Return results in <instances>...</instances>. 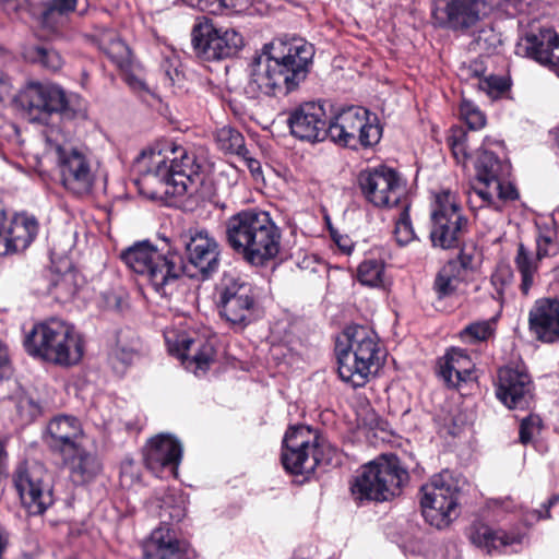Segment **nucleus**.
<instances>
[{
    "instance_id": "f257e3e1",
    "label": "nucleus",
    "mask_w": 559,
    "mask_h": 559,
    "mask_svg": "<svg viewBox=\"0 0 559 559\" xmlns=\"http://www.w3.org/2000/svg\"><path fill=\"white\" fill-rule=\"evenodd\" d=\"M313 55V46L302 39L264 45L249 66L245 93L259 98L294 91L307 78Z\"/></svg>"
},
{
    "instance_id": "f03ea898",
    "label": "nucleus",
    "mask_w": 559,
    "mask_h": 559,
    "mask_svg": "<svg viewBox=\"0 0 559 559\" xmlns=\"http://www.w3.org/2000/svg\"><path fill=\"white\" fill-rule=\"evenodd\" d=\"M170 154L173 157L162 150L150 148L143 151L138 158L141 177L136 183L140 190L153 187L154 190L148 193L152 198L162 193L171 197L192 195L202 183L201 167L193 154L180 146L173 147Z\"/></svg>"
},
{
    "instance_id": "7ed1b4c3",
    "label": "nucleus",
    "mask_w": 559,
    "mask_h": 559,
    "mask_svg": "<svg viewBox=\"0 0 559 559\" xmlns=\"http://www.w3.org/2000/svg\"><path fill=\"white\" fill-rule=\"evenodd\" d=\"M229 247L252 265H263L280 252L281 231L269 213L243 210L226 222Z\"/></svg>"
},
{
    "instance_id": "20e7f679",
    "label": "nucleus",
    "mask_w": 559,
    "mask_h": 559,
    "mask_svg": "<svg viewBox=\"0 0 559 559\" xmlns=\"http://www.w3.org/2000/svg\"><path fill=\"white\" fill-rule=\"evenodd\" d=\"M335 352L338 374L353 388L364 386L381 368L385 352L378 335L368 326H347L337 337Z\"/></svg>"
},
{
    "instance_id": "39448f33",
    "label": "nucleus",
    "mask_w": 559,
    "mask_h": 559,
    "mask_svg": "<svg viewBox=\"0 0 559 559\" xmlns=\"http://www.w3.org/2000/svg\"><path fill=\"white\" fill-rule=\"evenodd\" d=\"M23 346L29 356L61 367L78 365L85 350L81 332L60 318H49L34 324L25 333Z\"/></svg>"
},
{
    "instance_id": "423d86ee",
    "label": "nucleus",
    "mask_w": 559,
    "mask_h": 559,
    "mask_svg": "<svg viewBox=\"0 0 559 559\" xmlns=\"http://www.w3.org/2000/svg\"><path fill=\"white\" fill-rule=\"evenodd\" d=\"M45 154L53 156L64 189L75 195L90 194L97 178V168L86 147L73 146L58 128L44 131Z\"/></svg>"
},
{
    "instance_id": "0eeeda50",
    "label": "nucleus",
    "mask_w": 559,
    "mask_h": 559,
    "mask_svg": "<svg viewBox=\"0 0 559 559\" xmlns=\"http://www.w3.org/2000/svg\"><path fill=\"white\" fill-rule=\"evenodd\" d=\"M79 97L66 95V92L49 82H28L15 96L21 115L33 123L46 124L53 114L68 118L84 116V110L75 103Z\"/></svg>"
},
{
    "instance_id": "6e6552de",
    "label": "nucleus",
    "mask_w": 559,
    "mask_h": 559,
    "mask_svg": "<svg viewBox=\"0 0 559 559\" xmlns=\"http://www.w3.org/2000/svg\"><path fill=\"white\" fill-rule=\"evenodd\" d=\"M408 473L393 455H381L361 466L354 478L350 491L356 500L385 501L400 493Z\"/></svg>"
},
{
    "instance_id": "1a4fd4ad",
    "label": "nucleus",
    "mask_w": 559,
    "mask_h": 559,
    "mask_svg": "<svg viewBox=\"0 0 559 559\" xmlns=\"http://www.w3.org/2000/svg\"><path fill=\"white\" fill-rule=\"evenodd\" d=\"M162 525L155 528L144 545V559H187L186 544L178 539L170 522H180L186 516L187 499L183 495L169 490L159 504Z\"/></svg>"
},
{
    "instance_id": "9d476101",
    "label": "nucleus",
    "mask_w": 559,
    "mask_h": 559,
    "mask_svg": "<svg viewBox=\"0 0 559 559\" xmlns=\"http://www.w3.org/2000/svg\"><path fill=\"white\" fill-rule=\"evenodd\" d=\"M121 260L133 273L159 280H179L187 275L181 254L176 251L160 252L150 241H139L120 253Z\"/></svg>"
},
{
    "instance_id": "9b49d317",
    "label": "nucleus",
    "mask_w": 559,
    "mask_h": 559,
    "mask_svg": "<svg viewBox=\"0 0 559 559\" xmlns=\"http://www.w3.org/2000/svg\"><path fill=\"white\" fill-rule=\"evenodd\" d=\"M382 129L373 115L364 107L352 106L330 120L329 138L335 144L357 150L379 143Z\"/></svg>"
},
{
    "instance_id": "f8f14e48",
    "label": "nucleus",
    "mask_w": 559,
    "mask_h": 559,
    "mask_svg": "<svg viewBox=\"0 0 559 559\" xmlns=\"http://www.w3.org/2000/svg\"><path fill=\"white\" fill-rule=\"evenodd\" d=\"M460 481L449 469L435 475L421 487L420 506L425 520L437 528L448 526L459 514Z\"/></svg>"
},
{
    "instance_id": "ddd939ff",
    "label": "nucleus",
    "mask_w": 559,
    "mask_h": 559,
    "mask_svg": "<svg viewBox=\"0 0 559 559\" xmlns=\"http://www.w3.org/2000/svg\"><path fill=\"white\" fill-rule=\"evenodd\" d=\"M216 289L219 313L231 325L243 329L263 314L262 292L250 282H229Z\"/></svg>"
},
{
    "instance_id": "4468645a",
    "label": "nucleus",
    "mask_w": 559,
    "mask_h": 559,
    "mask_svg": "<svg viewBox=\"0 0 559 559\" xmlns=\"http://www.w3.org/2000/svg\"><path fill=\"white\" fill-rule=\"evenodd\" d=\"M430 239L435 247L455 248L466 231L467 218L454 192L442 190L436 193L431 205Z\"/></svg>"
},
{
    "instance_id": "2eb2a0df",
    "label": "nucleus",
    "mask_w": 559,
    "mask_h": 559,
    "mask_svg": "<svg viewBox=\"0 0 559 559\" xmlns=\"http://www.w3.org/2000/svg\"><path fill=\"white\" fill-rule=\"evenodd\" d=\"M475 170L477 180L484 185V188L475 189V194L486 205L499 209L495 198L500 201H513L519 198L515 187L509 181L511 165L507 160H501L492 152L481 151L475 162Z\"/></svg>"
},
{
    "instance_id": "dca6fc26",
    "label": "nucleus",
    "mask_w": 559,
    "mask_h": 559,
    "mask_svg": "<svg viewBox=\"0 0 559 559\" xmlns=\"http://www.w3.org/2000/svg\"><path fill=\"white\" fill-rule=\"evenodd\" d=\"M319 437L310 427H290L284 437L281 461L286 472L293 475H309L314 472L318 456Z\"/></svg>"
},
{
    "instance_id": "f3484780",
    "label": "nucleus",
    "mask_w": 559,
    "mask_h": 559,
    "mask_svg": "<svg viewBox=\"0 0 559 559\" xmlns=\"http://www.w3.org/2000/svg\"><path fill=\"white\" fill-rule=\"evenodd\" d=\"M14 486L23 507L31 515L43 514L53 503L51 477L40 463L19 466L14 475Z\"/></svg>"
},
{
    "instance_id": "a211bd4d",
    "label": "nucleus",
    "mask_w": 559,
    "mask_h": 559,
    "mask_svg": "<svg viewBox=\"0 0 559 559\" xmlns=\"http://www.w3.org/2000/svg\"><path fill=\"white\" fill-rule=\"evenodd\" d=\"M358 183L366 200L377 207H394L408 201L402 178L390 167L378 166L360 171Z\"/></svg>"
},
{
    "instance_id": "6ab92c4d",
    "label": "nucleus",
    "mask_w": 559,
    "mask_h": 559,
    "mask_svg": "<svg viewBox=\"0 0 559 559\" xmlns=\"http://www.w3.org/2000/svg\"><path fill=\"white\" fill-rule=\"evenodd\" d=\"M164 337L169 353L177 356L183 367L194 374L205 373L214 360L215 349L207 340L193 337L174 328H167Z\"/></svg>"
},
{
    "instance_id": "aec40b11",
    "label": "nucleus",
    "mask_w": 559,
    "mask_h": 559,
    "mask_svg": "<svg viewBox=\"0 0 559 559\" xmlns=\"http://www.w3.org/2000/svg\"><path fill=\"white\" fill-rule=\"evenodd\" d=\"M192 44L198 56L205 60H219L237 53L242 47V36L231 28L199 24L192 32Z\"/></svg>"
},
{
    "instance_id": "412c9836",
    "label": "nucleus",
    "mask_w": 559,
    "mask_h": 559,
    "mask_svg": "<svg viewBox=\"0 0 559 559\" xmlns=\"http://www.w3.org/2000/svg\"><path fill=\"white\" fill-rule=\"evenodd\" d=\"M497 397L510 409H525L533 400V383L525 366L499 369Z\"/></svg>"
},
{
    "instance_id": "4be33fe9",
    "label": "nucleus",
    "mask_w": 559,
    "mask_h": 559,
    "mask_svg": "<svg viewBox=\"0 0 559 559\" xmlns=\"http://www.w3.org/2000/svg\"><path fill=\"white\" fill-rule=\"evenodd\" d=\"M288 126L292 134L301 141L317 143L329 138L330 121L320 103L308 102L294 109Z\"/></svg>"
},
{
    "instance_id": "5701e85b",
    "label": "nucleus",
    "mask_w": 559,
    "mask_h": 559,
    "mask_svg": "<svg viewBox=\"0 0 559 559\" xmlns=\"http://www.w3.org/2000/svg\"><path fill=\"white\" fill-rule=\"evenodd\" d=\"M181 457L182 445L169 433L153 437L144 449L145 465L157 477H163L165 473L176 476Z\"/></svg>"
},
{
    "instance_id": "b1692460",
    "label": "nucleus",
    "mask_w": 559,
    "mask_h": 559,
    "mask_svg": "<svg viewBox=\"0 0 559 559\" xmlns=\"http://www.w3.org/2000/svg\"><path fill=\"white\" fill-rule=\"evenodd\" d=\"M515 53L548 66L559 76V36L551 28H540L521 37Z\"/></svg>"
},
{
    "instance_id": "393cba45",
    "label": "nucleus",
    "mask_w": 559,
    "mask_h": 559,
    "mask_svg": "<svg viewBox=\"0 0 559 559\" xmlns=\"http://www.w3.org/2000/svg\"><path fill=\"white\" fill-rule=\"evenodd\" d=\"M38 230L34 217L14 215L10 222L3 204L0 202V255L25 250L34 240Z\"/></svg>"
},
{
    "instance_id": "a878e982",
    "label": "nucleus",
    "mask_w": 559,
    "mask_h": 559,
    "mask_svg": "<svg viewBox=\"0 0 559 559\" xmlns=\"http://www.w3.org/2000/svg\"><path fill=\"white\" fill-rule=\"evenodd\" d=\"M185 247L190 263L203 276H211L219 266V251L216 240L206 230L190 229Z\"/></svg>"
},
{
    "instance_id": "bb28decb",
    "label": "nucleus",
    "mask_w": 559,
    "mask_h": 559,
    "mask_svg": "<svg viewBox=\"0 0 559 559\" xmlns=\"http://www.w3.org/2000/svg\"><path fill=\"white\" fill-rule=\"evenodd\" d=\"M484 0H448L444 9H436L433 15L441 25L452 29H465L475 25L486 14Z\"/></svg>"
},
{
    "instance_id": "cd10ccee",
    "label": "nucleus",
    "mask_w": 559,
    "mask_h": 559,
    "mask_svg": "<svg viewBox=\"0 0 559 559\" xmlns=\"http://www.w3.org/2000/svg\"><path fill=\"white\" fill-rule=\"evenodd\" d=\"M530 330L544 343L559 341V300L539 299L530 311Z\"/></svg>"
},
{
    "instance_id": "c85d7f7f",
    "label": "nucleus",
    "mask_w": 559,
    "mask_h": 559,
    "mask_svg": "<svg viewBox=\"0 0 559 559\" xmlns=\"http://www.w3.org/2000/svg\"><path fill=\"white\" fill-rule=\"evenodd\" d=\"M82 437L80 421L75 417L61 415L49 421L45 441L52 451L63 455L82 444Z\"/></svg>"
},
{
    "instance_id": "c756f323",
    "label": "nucleus",
    "mask_w": 559,
    "mask_h": 559,
    "mask_svg": "<svg viewBox=\"0 0 559 559\" xmlns=\"http://www.w3.org/2000/svg\"><path fill=\"white\" fill-rule=\"evenodd\" d=\"M440 376L448 385L460 389L476 381L475 362L466 350L451 348L440 361Z\"/></svg>"
},
{
    "instance_id": "7c9ffc66",
    "label": "nucleus",
    "mask_w": 559,
    "mask_h": 559,
    "mask_svg": "<svg viewBox=\"0 0 559 559\" xmlns=\"http://www.w3.org/2000/svg\"><path fill=\"white\" fill-rule=\"evenodd\" d=\"M471 542L491 554L495 550L513 549L523 543L525 531L516 528L512 532L504 530H492L487 525H475L469 535Z\"/></svg>"
},
{
    "instance_id": "2f4dec72",
    "label": "nucleus",
    "mask_w": 559,
    "mask_h": 559,
    "mask_svg": "<svg viewBox=\"0 0 559 559\" xmlns=\"http://www.w3.org/2000/svg\"><path fill=\"white\" fill-rule=\"evenodd\" d=\"M61 456L71 480L76 485L92 481L102 472L103 465L98 456L82 444Z\"/></svg>"
},
{
    "instance_id": "473e14b6",
    "label": "nucleus",
    "mask_w": 559,
    "mask_h": 559,
    "mask_svg": "<svg viewBox=\"0 0 559 559\" xmlns=\"http://www.w3.org/2000/svg\"><path fill=\"white\" fill-rule=\"evenodd\" d=\"M78 0H48L44 3L40 25L52 38H66L69 16L76 9Z\"/></svg>"
},
{
    "instance_id": "72a5a7b5",
    "label": "nucleus",
    "mask_w": 559,
    "mask_h": 559,
    "mask_svg": "<svg viewBox=\"0 0 559 559\" xmlns=\"http://www.w3.org/2000/svg\"><path fill=\"white\" fill-rule=\"evenodd\" d=\"M139 349L140 341L134 333L131 331L119 332L109 355L116 372L122 373L139 357Z\"/></svg>"
},
{
    "instance_id": "f704fd0d",
    "label": "nucleus",
    "mask_w": 559,
    "mask_h": 559,
    "mask_svg": "<svg viewBox=\"0 0 559 559\" xmlns=\"http://www.w3.org/2000/svg\"><path fill=\"white\" fill-rule=\"evenodd\" d=\"M99 49L120 69L131 64V51L127 44L112 31L103 28L96 34Z\"/></svg>"
},
{
    "instance_id": "c9c22d12",
    "label": "nucleus",
    "mask_w": 559,
    "mask_h": 559,
    "mask_svg": "<svg viewBox=\"0 0 559 559\" xmlns=\"http://www.w3.org/2000/svg\"><path fill=\"white\" fill-rule=\"evenodd\" d=\"M191 8L206 11L212 14L223 13L240 14L247 12L251 5L252 0H182Z\"/></svg>"
},
{
    "instance_id": "e433bc0d",
    "label": "nucleus",
    "mask_w": 559,
    "mask_h": 559,
    "mask_svg": "<svg viewBox=\"0 0 559 559\" xmlns=\"http://www.w3.org/2000/svg\"><path fill=\"white\" fill-rule=\"evenodd\" d=\"M23 57L28 62L39 64L50 71H58L63 64V59L57 50L40 45L24 47Z\"/></svg>"
},
{
    "instance_id": "4c0bfd02",
    "label": "nucleus",
    "mask_w": 559,
    "mask_h": 559,
    "mask_svg": "<svg viewBox=\"0 0 559 559\" xmlns=\"http://www.w3.org/2000/svg\"><path fill=\"white\" fill-rule=\"evenodd\" d=\"M216 143L222 151L229 154L239 155L248 153L243 135L229 126H224L217 130Z\"/></svg>"
},
{
    "instance_id": "58836bf2",
    "label": "nucleus",
    "mask_w": 559,
    "mask_h": 559,
    "mask_svg": "<svg viewBox=\"0 0 559 559\" xmlns=\"http://www.w3.org/2000/svg\"><path fill=\"white\" fill-rule=\"evenodd\" d=\"M409 206L408 201H403L400 205V213L395 218L394 236L401 246L409 243L415 238V231L408 213Z\"/></svg>"
},
{
    "instance_id": "ea45409f",
    "label": "nucleus",
    "mask_w": 559,
    "mask_h": 559,
    "mask_svg": "<svg viewBox=\"0 0 559 559\" xmlns=\"http://www.w3.org/2000/svg\"><path fill=\"white\" fill-rule=\"evenodd\" d=\"M495 332V320L479 321L468 324L460 336L463 342L475 343L488 340Z\"/></svg>"
},
{
    "instance_id": "a19ab883",
    "label": "nucleus",
    "mask_w": 559,
    "mask_h": 559,
    "mask_svg": "<svg viewBox=\"0 0 559 559\" xmlns=\"http://www.w3.org/2000/svg\"><path fill=\"white\" fill-rule=\"evenodd\" d=\"M542 259L537 258V253L530 252L523 243L518 247L515 257L516 266L522 275V280H532Z\"/></svg>"
},
{
    "instance_id": "79ce46f5",
    "label": "nucleus",
    "mask_w": 559,
    "mask_h": 559,
    "mask_svg": "<svg viewBox=\"0 0 559 559\" xmlns=\"http://www.w3.org/2000/svg\"><path fill=\"white\" fill-rule=\"evenodd\" d=\"M460 116L472 130L480 129L486 123L485 116L478 107L465 99L460 105Z\"/></svg>"
},
{
    "instance_id": "37998d69",
    "label": "nucleus",
    "mask_w": 559,
    "mask_h": 559,
    "mask_svg": "<svg viewBox=\"0 0 559 559\" xmlns=\"http://www.w3.org/2000/svg\"><path fill=\"white\" fill-rule=\"evenodd\" d=\"M467 134L462 128H452L448 138L454 158L461 163L467 158Z\"/></svg>"
},
{
    "instance_id": "c03bdc74",
    "label": "nucleus",
    "mask_w": 559,
    "mask_h": 559,
    "mask_svg": "<svg viewBox=\"0 0 559 559\" xmlns=\"http://www.w3.org/2000/svg\"><path fill=\"white\" fill-rule=\"evenodd\" d=\"M384 275L385 266L381 260H365L358 266V280H382Z\"/></svg>"
},
{
    "instance_id": "a18cd8bd",
    "label": "nucleus",
    "mask_w": 559,
    "mask_h": 559,
    "mask_svg": "<svg viewBox=\"0 0 559 559\" xmlns=\"http://www.w3.org/2000/svg\"><path fill=\"white\" fill-rule=\"evenodd\" d=\"M500 43V38L492 28L480 29L474 39L475 49L487 53L492 52Z\"/></svg>"
},
{
    "instance_id": "49530a36",
    "label": "nucleus",
    "mask_w": 559,
    "mask_h": 559,
    "mask_svg": "<svg viewBox=\"0 0 559 559\" xmlns=\"http://www.w3.org/2000/svg\"><path fill=\"white\" fill-rule=\"evenodd\" d=\"M542 420L537 415H528L522 419L520 425V441L528 443L535 433L540 430Z\"/></svg>"
},
{
    "instance_id": "de8ad7c7",
    "label": "nucleus",
    "mask_w": 559,
    "mask_h": 559,
    "mask_svg": "<svg viewBox=\"0 0 559 559\" xmlns=\"http://www.w3.org/2000/svg\"><path fill=\"white\" fill-rule=\"evenodd\" d=\"M558 499L559 498L557 496L551 497L548 502L543 506L545 509L544 512L540 510L524 511L521 509L520 512L523 523L528 526L533 525L542 519H548L550 516L549 509L558 502Z\"/></svg>"
},
{
    "instance_id": "09e8293b",
    "label": "nucleus",
    "mask_w": 559,
    "mask_h": 559,
    "mask_svg": "<svg viewBox=\"0 0 559 559\" xmlns=\"http://www.w3.org/2000/svg\"><path fill=\"white\" fill-rule=\"evenodd\" d=\"M51 272L59 277H74L76 275L72 261L66 255L51 259Z\"/></svg>"
},
{
    "instance_id": "8fccbe9b",
    "label": "nucleus",
    "mask_w": 559,
    "mask_h": 559,
    "mask_svg": "<svg viewBox=\"0 0 559 559\" xmlns=\"http://www.w3.org/2000/svg\"><path fill=\"white\" fill-rule=\"evenodd\" d=\"M49 293L57 301L67 302L71 300L74 293L73 282H51Z\"/></svg>"
},
{
    "instance_id": "3c124183",
    "label": "nucleus",
    "mask_w": 559,
    "mask_h": 559,
    "mask_svg": "<svg viewBox=\"0 0 559 559\" xmlns=\"http://www.w3.org/2000/svg\"><path fill=\"white\" fill-rule=\"evenodd\" d=\"M165 76V82L169 86H181L183 83L185 74L181 70L178 69V67L171 62L170 60H165V62L162 66Z\"/></svg>"
},
{
    "instance_id": "603ef678",
    "label": "nucleus",
    "mask_w": 559,
    "mask_h": 559,
    "mask_svg": "<svg viewBox=\"0 0 559 559\" xmlns=\"http://www.w3.org/2000/svg\"><path fill=\"white\" fill-rule=\"evenodd\" d=\"M535 0H506L504 10L508 14H528L535 5Z\"/></svg>"
},
{
    "instance_id": "864d4df0",
    "label": "nucleus",
    "mask_w": 559,
    "mask_h": 559,
    "mask_svg": "<svg viewBox=\"0 0 559 559\" xmlns=\"http://www.w3.org/2000/svg\"><path fill=\"white\" fill-rule=\"evenodd\" d=\"M473 260L469 255L462 253L456 260H453L449 263V267L451 270L457 271V276L467 277L468 271L473 270Z\"/></svg>"
},
{
    "instance_id": "5fc2aeb1",
    "label": "nucleus",
    "mask_w": 559,
    "mask_h": 559,
    "mask_svg": "<svg viewBox=\"0 0 559 559\" xmlns=\"http://www.w3.org/2000/svg\"><path fill=\"white\" fill-rule=\"evenodd\" d=\"M557 250L556 243L550 236H539L536 240V253L538 259L554 254Z\"/></svg>"
},
{
    "instance_id": "6e6d98bb",
    "label": "nucleus",
    "mask_w": 559,
    "mask_h": 559,
    "mask_svg": "<svg viewBox=\"0 0 559 559\" xmlns=\"http://www.w3.org/2000/svg\"><path fill=\"white\" fill-rule=\"evenodd\" d=\"M301 267L306 270L309 269L310 273H313V275L318 276L319 278L330 277L329 267L324 262L308 258L302 261ZM308 276H311V274Z\"/></svg>"
},
{
    "instance_id": "4d7b16f0",
    "label": "nucleus",
    "mask_w": 559,
    "mask_h": 559,
    "mask_svg": "<svg viewBox=\"0 0 559 559\" xmlns=\"http://www.w3.org/2000/svg\"><path fill=\"white\" fill-rule=\"evenodd\" d=\"M480 88L488 93H501L507 90L508 85L502 78L490 75L479 83Z\"/></svg>"
},
{
    "instance_id": "13d9d810",
    "label": "nucleus",
    "mask_w": 559,
    "mask_h": 559,
    "mask_svg": "<svg viewBox=\"0 0 559 559\" xmlns=\"http://www.w3.org/2000/svg\"><path fill=\"white\" fill-rule=\"evenodd\" d=\"M36 409V405L27 396H19L16 402V411L22 418H32Z\"/></svg>"
},
{
    "instance_id": "bf43d9fd",
    "label": "nucleus",
    "mask_w": 559,
    "mask_h": 559,
    "mask_svg": "<svg viewBox=\"0 0 559 559\" xmlns=\"http://www.w3.org/2000/svg\"><path fill=\"white\" fill-rule=\"evenodd\" d=\"M489 507L495 512H512L516 506L510 498H498L490 500Z\"/></svg>"
},
{
    "instance_id": "052dcab7",
    "label": "nucleus",
    "mask_w": 559,
    "mask_h": 559,
    "mask_svg": "<svg viewBox=\"0 0 559 559\" xmlns=\"http://www.w3.org/2000/svg\"><path fill=\"white\" fill-rule=\"evenodd\" d=\"M0 3L9 14L20 13L28 8V0H0Z\"/></svg>"
},
{
    "instance_id": "680f3d73",
    "label": "nucleus",
    "mask_w": 559,
    "mask_h": 559,
    "mask_svg": "<svg viewBox=\"0 0 559 559\" xmlns=\"http://www.w3.org/2000/svg\"><path fill=\"white\" fill-rule=\"evenodd\" d=\"M168 282H146L145 286H141L140 289L147 298L152 294L164 296L166 294L165 286Z\"/></svg>"
},
{
    "instance_id": "e2e57ef3",
    "label": "nucleus",
    "mask_w": 559,
    "mask_h": 559,
    "mask_svg": "<svg viewBox=\"0 0 559 559\" xmlns=\"http://www.w3.org/2000/svg\"><path fill=\"white\" fill-rule=\"evenodd\" d=\"M432 289L435 290L438 298H444L454 292L452 282H435Z\"/></svg>"
},
{
    "instance_id": "0e129e2a",
    "label": "nucleus",
    "mask_w": 559,
    "mask_h": 559,
    "mask_svg": "<svg viewBox=\"0 0 559 559\" xmlns=\"http://www.w3.org/2000/svg\"><path fill=\"white\" fill-rule=\"evenodd\" d=\"M238 156L243 159L246 166L249 168L250 173L254 177H258V176L261 175V164H260V162L257 160L255 158L251 157L249 155V152L246 153V154H239Z\"/></svg>"
},
{
    "instance_id": "69168bd1",
    "label": "nucleus",
    "mask_w": 559,
    "mask_h": 559,
    "mask_svg": "<svg viewBox=\"0 0 559 559\" xmlns=\"http://www.w3.org/2000/svg\"><path fill=\"white\" fill-rule=\"evenodd\" d=\"M465 72H466V79H468L469 76H474V78H480L484 72H485V69L481 64V62H478V61H473L468 68H464L462 69V76L465 75Z\"/></svg>"
},
{
    "instance_id": "338daca9",
    "label": "nucleus",
    "mask_w": 559,
    "mask_h": 559,
    "mask_svg": "<svg viewBox=\"0 0 559 559\" xmlns=\"http://www.w3.org/2000/svg\"><path fill=\"white\" fill-rule=\"evenodd\" d=\"M11 84L8 78L0 71V102L10 93Z\"/></svg>"
},
{
    "instance_id": "774afa93",
    "label": "nucleus",
    "mask_w": 559,
    "mask_h": 559,
    "mask_svg": "<svg viewBox=\"0 0 559 559\" xmlns=\"http://www.w3.org/2000/svg\"><path fill=\"white\" fill-rule=\"evenodd\" d=\"M9 362L10 357L8 346L0 340V368L7 367Z\"/></svg>"
}]
</instances>
